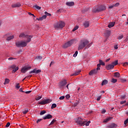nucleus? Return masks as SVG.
Here are the masks:
<instances>
[{"mask_svg": "<svg viewBox=\"0 0 128 128\" xmlns=\"http://www.w3.org/2000/svg\"><path fill=\"white\" fill-rule=\"evenodd\" d=\"M75 120L76 122L78 124H79V126H90V121H84V120H82V118L80 117L76 118Z\"/></svg>", "mask_w": 128, "mask_h": 128, "instance_id": "nucleus-1", "label": "nucleus"}, {"mask_svg": "<svg viewBox=\"0 0 128 128\" xmlns=\"http://www.w3.org/2000/svg\"><path fill=\"white\" fill-rule=\"evenodd\" d=\"M90 42L88 40H81L78 47V50H82L84 48H86V46H88V48H90V45L89 44Z\"/></svg>", "mask_w": 128, "mask_h": 128, "instance_id": "nucleus-2", "label": "nucleus"}, {"mask_svg": "<svg viewBox=\"0 0 128 128\" xmlns=\"http://www.w3.org/2000/svg\"><path fill=\"white\" fill-rule=\"evenodd\" d=\"M64 26H66L64 22L62 21H60L56 23L54 25V26L55 28H62Z\"/></svg>", "mask_w": 128, "mask_h": 128, "instance_id": "nucleus-3", "label": "nucleus"}, {"mask_svg": "<svg viewBox=\"0 0 128 128\" xmlns=\"http://www.w3.org/2000/svg\"><path fill=\"white\" fill-rule=\"evenodd\" d=\"M106 6H100L98 8H94L92 10L93 12H102V10H105Z\"/></svg>", "mask_w": 128, "mask_h": 128, "instance_id": "nucleus-4", "label": "nucleus"}, {"mask_svg": "<svg viewBox=\"0 0 128 128\" xmlns=\"http://www.w3.org/2000/svg\"><path fill=\"white\" fill-rule=\"evenodd\" d=\"M26 42H16V46L17 48H24V46H26Z\"/></svg>", "mask_w": 128, "mask_h": 128, "instance_id": "nucleus-5", "label": "nucleus"}, {"mask_svg": "<svg viewBox=\"0 0 128 128\" xmlns=\"http://www.w3.org/2000/svg\"><path fill=\"white\" fill-rule=\"evenodd\" d=\"M100 64H97L96 69H94L93 70H90V72H89L90 76H92V74H98V71L100 70Z\"/></svg>", "mask_w": 128, "mask_h": 128, "instance_id": "nucleus-6", "label": "nucleus"}, {"mask_svg": "<svg viewBox=\"0 0 128 128\" xmlns=\"http://www.w3.org/2000/svg\"><path fill=\"white\" fill-rule=\"evenodd\" d=\"M74 42H76V40H72L66 42L63 46V48H68V46H72V44H74Z\"/></svg>", "mask_w": 128, "mask_h": 128, "instance_id": "nucleus-7", "label": "nucleus"}, {"mask_svg": "<svg viewBox=\"0 0 128 128\" xmlns=\"http://www.w3.org/2000/svg\"><path fill=\"white\" fill-rule=\"evenodd\" d=\"M52 100L50 99H46L44 100H43L40 102H38L39 104H50V102H51Z\"/></svg>", "mask_w": 128, "mask_h": 128, "instance_id": "nucleus-8", "label": "nucleus"}, {"mask_svg": "<svg viewBox=\"0 0 128 128\" xmlns=\"http://www.w3.org/2000/svg\"><path fill=\"white\" fill-rule=\"evenodd\" d=\"M68 84V82H66V80H64L62 81H61L59 84V86L60 88H64V86H66Z\"/></svg>", "mask_w": 128, "mask_h": 128, "instance_id": "nucleus-9", "label": "nucleus"}, {"mask_svg": "<svg viewBox=\"0 0 128 128\" xmlns=\"http://www.w3.org/2000/svg\"><path fill=\"white\" fill-rule=\"evenodd\" d=\"M32 68L31 66H25L22 68L21 72L22 74H26L28 70H30Z\"/></svg>", "mask_w": 128, "mask_h": 128, "instance_id": "nucleus-10", "label": "nucleus"}, {"mask_svg": "<svg viewBox=\"0 0 128 128\" xmlns=\"http://www.w3.org/2000/svg\"><path fill=\"white\" fill-rule=\"evenodd\" d=\"M26 38L27 39V40L26 41V43L30 42L32 38V36H28L26 35Z\"/></svg>", "mask_w": 128, "mask_h": 128, "instance_id": "nucleus-11", "label": "nucleus"}, {"mask_svg": "<svg viewBox=\"0 0 128 128\" xmlns=\"http://www.w3.org/2000/svg\"><path fill=\"white\" fill-rule=\"evenodd\" d=\"M114 68V67L112 64L106 66V69L108 70H112V69Z\"/></svg>", "mask_w": 128, "mask_h": 128, "instance_id": "nucleus-12", "label": "nucleus"}, {"mask_svg": "<svg viewBox=\"0 0 128 128\" xmlns=\"http://www.w3.org/2000/svg\"><path fill=\"white\" fill-rule=\"evenodd\" d=\"M50 118H52V116L50 114H48L45 116L43 117V120H50Z\"/></svg>", "mask_w": 128, "mask_h": 128, "instance_id": "nucleus-13", "label": "nucleus"}, {"mask_svg": "<svg viewBox=\"0 0 128 128\" xmlns=\"http://www.w3.org/2000/svg\"><path fill=\"white\" fill-rule=\"evenodd\" d=\"M108 128H118V124L115 123H112L110 125L108 126Z\"/></svg>", "mask_w": 128, "mask_h": 128, "instance_id": "nucleus-14", "label": "nucleus"}, {"mask_svg": "<svg viewBox=\"0 0 128 128\" xmlns=\"http://www.w3.org/2000/svg\"><path fill=\"white\" fill-rule=\"evenodd\" d=\"M80 72H82L80 70L75 71V72L74 74L70 75V76H78L80 74Z\"/></svg>", "mask_w": 128, "mask_h": 128, "instance_id": "nucleus-15", "label": "nucleus"}, {"mask_svg": "<svg viewBox=\"0 0 128 128\" xmlns=\"http://www.w3.org/2000/svg\"><path fill=\"white\" fill-rule=\"evenodd\" d=\"M8 36V37H7ZM6 40H12V38H14V36H8V34H6L4 36V38H6Z\"/></svg>", "mask_w": 128, "mask_h": 128, "instance_id": "nucleus-16", "label": "nucleus"}, {"mask_svg": "<svg viewBox=\"0 0 128 128\" xmlns=\"http://www.w3.org/2000/svg\"><path fill=\"white\" fill-rule=\"evenodd\" d=\"M22 5L20 4V3H16L14 4H13L12 5V7L13 8H20V6Z\"/></svg>", "mask_w": 128, "mask_h": 128, "instance_id": "nucleus-17", "label": "nucleus"}, {"mask_svg": "<svg viewBox=\"0 0 128 128\" xmlns=\"http://www.w3.org/2000/svg\"><path fill=\"white\" fill-rule=\"evenodd\" d=\"M46 18V15H44L40 18H36L37 20H44Z\"/></svg>", "mask_w": 128, "mask_h": 128, "instance_id": "nucleus-18", "label": "nucleus"}, {"mask_svg": "<svg viewBox=\"0 0 128 128\" xmlns=\"http://www.w3.org/2000/svg\"><path fill=\"white\" fill-rule=\"evenodd\" d=\"M112 120V117H108L106 119H104L103 122H110V120Z\"/></svg>", "mask_w": 128, "mask_h": 128, "instance_id": "nucleus-19", "label": "nucleus"}, {"mask_svg": "<svg viewBox=\"0 0 128 128\" xmlns=\"http://www.w3.org/2000/svg\"><path fill=\"white\" fill-rule=\"evenodd\" d=\"M66 4L68 6H74V2H67L66 3Z\"/></svg>", "mask_w": 128, "mask_h": 128, "instance_id": "nucleus-20", "label": "nucleus"}, {"mask_svg": "<svg viewBox=\"0 0 128 128\" xmlns=\"http://www.w3.org/2000/svg\"><path fill=\"white\" fill-rule=\"evenodd\" d=\"M84 26L85 28H88V26H90V22H85L84 23Z\"/></svg>", "mask_w": 128, "mask_h": 128, "instance_id": "nucleus-21", "label": "nucleus"}, {"mask_svg": "<svg viewBox=\"0 0 128 128\" xmlns=\"http://www.w3.org/2000/svg\"><path fill=\"white\" fill-rule=\"evenodd\" d=\"M116 22H110L109 24L108 25V28H112V26H114Z\"/></svg>", "mask_w": 128, "mask_h": 128, "instance_id": "nucleus-22", "label": "nucleus"}, {"mask_svg": "<svg viewBox=\"0 0 128 128\" xmlns=\"http://www.w3.org/2000/svg\"><path fill=\"white\" fill-rule=\"evenodd\" d=\"M99 62L100 64H98L100 65V66H104V62H102V60H99Z\"/></svg>", "mask_w": 128, "mask_h": 128, "instance_id": "nucleus-23", "label": "nucleus"}, {"mask_svg": "<svg viewBox=\"0 0 128 128\" xmlns=\"http://www.w3.org/2000/svg\"><path fill=\"white\" fill-rule=\"evenodd\" d=\"M120 72H116L114 73V76H115L116 78H120Z\"/></svg>", "mask_w": 128, "mask_h": 128, "instance_id": "nucleus-24", "label": "nucleus"}, {"mask_svg": "<svg viewBox=\"0 0 128 128\" xmlns=\"http://www.w3.org/2000/svg\"><path fill=\"white\" fill-rule=\"evenodd\" d=\"M19 37L26 38V34H24V33H21L20 34L19 36Z\"/></svg>", "mask_w": 128, "mask_h": 128, "instance_id": "nucleus-25", "label": "nucleus"}, {"mask_svg": "<svg viewBox=\"0 0 128 128\" xmlns=\"http://www.w3.org/2000/svg\"><path fill=\"white\" fill-rule=\"evenodd\" d=\"M108 82L106 80H104L102 82V86H104L108 84Z\"/></svg>", "mask_w": 128, "mask_h": 128, "instance_id": "nucleus-26", "label": "nucleus"}, {"mask_svg": "<svg viewBox=\"0 0 128 128\" xmlns=\"http://www.w3.org/2000/svg\"><path fill=\"white\" fill-rule=\"evenodd\" d=\"M28 108H26L25 110H24L22 111V114H28Z\"/></svg>", "mask_w": 128, "mask_h": 128, "instance_id": "nucleus-27", "label": "nucleus"}, {"mask_svg": "<svg viewBox=\"0 0 128 128\" xmlns=\"http://www.w3.org/2000/svg\"><path fill=\"white\" fill-rule=\"evenodd\" d=\"M64 12V8H60L59 10H57V14H60V12Z\"/></svg>", "mask_w": 128, "mask_h": 128, "instance_id": "nucleus-28", "label": "nucleus"}, {"mask_svg": "<svg viewBox=\"0 0 128 128\" xmlns=\"http://www.w3.org/2000/svg\"><path fill=\"white\" fill-rule=\"evenodd\" d=\"M112 64L114 66H116L118 64V60H116Z\"/></svg>", "mask_w": 128, "mask_h": 128, "instance_id": "nucleus-29", "label": "nucleus"}, {"mask_svg": "<svg viewBox=\"0 0 128 128\" xmlns=\"http://www.w3.org/2000/svg\"><path fill=\"white\" fill-rule=\"evenodd\" d=\"M9 82H10V79H8V78H6V79L5 80L4 84H8Z\"/></svg>", "mask_w": 128, "mask_h": 128, "instance_id": "nucleus-30", "label": "nucleus"}, {"mask_svg": "<svg viewBox=\"0 0 128 128\" xmlns=\"http://www.w3.org/2000/svg\"><path fill=\"white\" fill-rule=\"evenodd\" d=\"M44 114H46V111L43 110L40 112V116H42Z\"/></svg>", "mask_w": 128, "mask_h": 128, "instance_id": "nucleus-31", "label": "nucleus"}, {"mask_svg": "<svg viewBox=\"0 0 128 128\" xmlns=\"http://www.w3.org/2000/svg\"><path fill=\"white\" fill-rule=\"evenodd\" d=\"M33 8H36L37 10H40L42 8L38 5L34 6Z\"/></svg>", "mask_w": 128, "mask_h": 128, "instance_id": "nucleus-32", "label": "nucleus"}, {"mask_svg": "<svg viewBox=\"0 0 128 128\" xmlns=\"http://www.w3.org/2000/svg\"><path fill=\"white\" fill-rule=\"evenodd\" d=\"M44 14H46L45 16H52V14H50L48 12H44Z\"/></svg>", "mask_w": 128, "mask_h": 128, "instance_id": "nucleus-33", "label": "nucleus"}, {"mask_svg": "<svg viewBox=\"0 0 128 128\" xmlns=\"http://www.w3.org/2000/svg\"><path fill=\"white\" fill-rule=\"evenodd\" d=\"M56 108V104H53L52 105L51 108L52 110L53 108Z\"/></svg>", "mask_w": 128, "mask_h": 128, "instance_id": "nucleus-34", "label": "nucleus"}, {"mask_svg": "<svg viewBox=\"0 0 128 128\" xmlns=\"http://www.w3.org/2000/svg\"><path fill=\"white\" fill-rule=\"evenodd\" d=\"M56 122V119H54L50 123V126L52 124H54Z\"/></svg>", "mask_w": 128, "mask_h": 128, "instance_id": "nucleus-35", "label": "nucleus"}, {"mask_svg": "<svg viewBox=\"0 0 128 128\" xmlns=\"http://www.w3.org/2000/svg\"><path fill=\"white\" fill-rule=\"evenodd\" d=\"M116 82H118V80L114 78L112 79V82H113V84H116Z\"/></svg>", "mask_w": 128, "mask_h": 128, "instance_id": "nucleus-36", "label": "nucleus"}, {"mask_svg": "<svg viewBox=\"0 0 128 128\" xmlns=\"http://www.w3.org/2000/svg\"><path fill=\"white\" fill-rule=\"evenodd\" d=\"M18 70V67H16L14 69H13L14 72H16Z\"/></svg>", "mask_w": 128, "mask_h": 128, "instance_id": "nucleus-37", "label": "nucleus"}, {"mask_svg": "<svg viewBox=\"0 0 128 128\" xmlns=\"http://www.w3.org/2000/svg\"><path fill=\"white\" fill-rule=\"evenodd\" d=\"M42 70H36V74H40V72H41Z\"/></svg>", "mask_w": 128, "mask_h": 128, "instance_id": "nucleus-38", "label": "nucleus"}, {"mask_svg": "<svg viewBox=\"0 0 128 128\" xmlns=\"http://www.w3.org/2000/svg\"><path fill=\"white\" fill-rule=\"evenodd\" d=\"M16 88H17V90H18V88H20V84H16Z\"/></svg>", "mask_w": 128, "mask_h": 128, "instance_id": "nucleus-39", "label": "nucleus"}, {"mask_svg": "<svg viewBox=\"0 0 128 128\" xmlns=\"http://www.w3.org/2000/svg\"><path fill=\"white\" fill-rule=\"evenodd\" d=\"M42 98V96H38L36 98V100H40Z\"/></svg>", "mask_w": 128, "mask_h": 128, "instance_id": "nucleus-40", "label": "nucleus"}, {"mask_svg": "<svg viewBox=\"0 0 128 128\" xmlns=\"http://www.w3.org/2000/svg\"><path fill=\"white\" fill-rule=\"evenodd\" d=\"M29 74H36V68H34L33 70L30 71Z\"/></svg>", "mask_w": 128, "mask_h": 128, "instance_id": "nucleus-41", "label": "nucleus"}, {"mask_svg": "<svg viewBox=\"0 0 128 128\" xmlns=\"http://www.w3.org/2000/svg\"><path fill=\"white\" fill-rule=\"evenodd\" d=\"M78 26H75L73 30H72V32H75V30H78Z\"/></svg>", "mask_w": 128, "mask_h": 128, "instance_id": "nucleus-42", "label": "nucleus"}, {"mask_svg": "<svg viewBox=\"0 0 128 128\" xmlns=\"http://www.w3.org/2000/svg\"><path fill=\"white\" fill-rule=\"evenodd\" d=\"M78 51H76L73 55L74 58H76V56H78Z\"/></svg>", "mask_w": 128, "mask_h": 128, "instance_id": "nucleus-43", "label": "nucleus"}, {"mask_svg": "<svg viewBox=\"0 0 128 128\" xmlns=\"http://www.w3.org/2000/svg\"><path fill=\"white\" fill-rule=\"evenodd\" d=\"M36 60H42V57L41 56H37L36 57Z\"/></svg>", "mask_w": 128, "mask_h": 128, "instance_id": "nucleus-44", "label": "nucleus"}, {"mask_svg": "<svg viewBox=\"0 0 128 128\" xmlns=\"http://www.w3.org/2000/svg\"><path fill=\"white\" fill-rule=\"evenodd\" d=\"M124 38V35H120L118 37V40H122Z\"/></svg>", "mask_w": 128, "mask_h": 128, "instance_id": "nucleus-45", "label": "nucleus"}, {"mask_svg": "<svg viewBox=\"0 0 128 128\" xmlns=\"http://www.w3.org/2000/svg\"><path fill=\"white\" fill-rule=\"evenodd\" d=\"M128 66V62H125L124 63L123 66Z\"/></svg>", "mask_w": 128, "mask_h": 128, "instance_id": "nucleus-46", "label": "nucleus"}, {"mask_svg": "<svg viewBox=\"0 0 128 128\" xmlns=\"http://www.w3.org/2000/svg\"><path fill=\"white\" fill-rule=\"evenodd\" d=\"M126 100H124V101H121L120 102V104H126Z\"/></svg>", "mask_w": 128, "mask_h": 128, "instance_id": "nucleus-47", "label": "nucleus"}, {"mask_svg": "<svg viewBox=\"0 0 128 128\" xmlns=\"http://www.w3.org/2000/svg\"><path fill=\"white\" fill-rule=\"evenodd\" d=\"M10 126V123L8 122L5 126H6V128H8V126Z\"/></svg>", "mask_w": 128, "mask_h": 128, "instance_id": "nucleus-48", "label": "nucleus"}, {"mask_svg": "<svg viewBox=\"0 0 128 128\" xmlns=\"http://www.w3.org/2000/svg\"><path fill=\"white\" fill-rule=\"evenodd\" d=\"M42 120V119H38L36 121V124H38V122H40Z\"/></svg>", "mask_w": 128, "mask_h": 128, "instance_id": "nucleus-49", "label": "nucleus"}, {"mask_svg": "<svg viewBox=\"0 0 128 128\" xmlns=\"http://www.w3.org/2000/svg\"><path fill=\"white\" fill-rule=\"evenodd\" d=\"M16 68V65H12L11 66V68H12L13 70H14Z\"/></svg>", "mask_w": 128, "mask_h": 128, "instance_id": "nucleus-50", "label": "nucleus"}, {"mask_svg": "<svg viewBox=\"0 0 128 128\" xmlns=\"http://www.w3.org/2000/svg\"><path fill=\"white\" fill-rule=\"evenodd\" d=\"M59 100H64V96H61L60 97Z\"/></svg>", "mask_w": 128, "mask_h": 128, "instance_id": "nucleus-51", "label": "nucleus"}, {"mask_svg": "<svg viewBox=\"0 0 128 128\" xmlns=\"http://www.w3.org/2000/svg\"><path fill=\"white\" fill-rule=\"evenodd\" d=\"M70 98V96L69 94H67L66 96V98H67V100H68Z\"/></svg>", "mask_w": 128, "mask_h": 128, "instance_id": "nucleus-52", "label": "nucleus"}, {"mask_svg": "<svg viewBox=\"0 0 128 128\" xmlns=\"http://www.w3.org/2000/svg\"><path fill=\"white\" fill-rule=\"evenodd\" d=\"M28 14H29V16H34V18H36V16H34V14L30 12H28Z\"/></svg>", "mask_w": 128, "mask_h": 128, "instance_id": "nucleus-53", "label": "nucleus"}, {"mask_svg": "<svg viewBox=\"0 0 128 128\" xmlns=\"http://www.w3.org/2000/svg\"><path fill=\"white\" fill-rule=\"evenodd\" d=\"M128 123V118L126 120L124 121V124H126Z\"/></svg>", "mask_w": 128, "mask_h": 128, "instance_id": "nucleus-54", "label": "nucleus"}, {"mask_svg": "<svg viewBox=\"0 0 128 128\" xmlns=\"http://www.w3.org/2000/svg\"><path fill=\"white\" fill-rule=\"evenodd\" d=\"M8 60H16V58L11 57V58H8Z\"/></svg>", "mask_w": 128, "mask_h": 128, "instance_id": "nucleus-55", "label": "nucleus"}, {"mask_svg": "<svg viewBox=\"0 0 128 128\" xmlns=\"http://www.w3.org/2000/svg\"><path fill=\"white\" fill-rule=\"evenodd\" d=\"M120 6V3L118 2V3H116V4L114 5V6L116 7V6Z\"/></svg>", "mask_w": 128, "mask_h": 128, "instance_id": "nucleus-56", "label": "nucleus"}, {"mask_svg": "<svg viewBox=\"0 0 128 128\" xmlns=\"http://www.w3.org/2000/svg\"><path fill=\"white\" fill-rule=\"evenodd\" d=\"M122 100H124L126 98V95H124L121 97Z\"/></svg>", "mask_w": 128, "mask_h": 128, "instance_id": "nucleus-57", "label": "nucleus"}, {"mask_svg": "<svg viewBox=\"0 0 128 128\" xmlns=\"http://www.w3.org/2000/svg\"><path fill=\"white\" fill-rule=\"evenodd\" d=\"M100 98H102V96H99L97 98V100L98 102V100H100Z\"/></svg>", "mask_w": 128, "mask_h": 128, "instance_id": "nucleus-58", "label": "nucleus"}, {"mask_svg": "<svg viewBox=\"0 0 128 128\" xmlns=\"http://www.w3.org/2000/svg\"><path fill=\"white\" fill-rule=\"evenodd\" d=\"M32 92V91H27L25 92V94H30Z\"/></svg>", "mask_w": 128, "mask_h": 128, "instance_id": "nucleus-59", "label": "nucleus"}, {"mask_svg": "<svg viewBox=\"0 0 128 128\" xmlns=\"http://www.w3.org/2000/svg\"><path fill=\"white\" fill-rule=\"evenodd\" d=\"M20 92H24V90H22V88H20L19 90Z\"/></svg>", "mask_w": 128, "mask_h": 128, "instance_id": "nucleus-60", "label": "nucleus"}, {"mask_svg": "<svg viewBox=\"0 0 128 128\" xmlns=\"http://www.w3.org/2000/svg\"><path fill=\"white\" fill-rule=\"evenodd\" d=\"M106 110H102V114H105V112H106Z\"/></svg>", "mask_w": 128, "mask_h": 128, "instance_id": "nucleus-61", "label": "nucleus"}, {"mask_svg": "<svg viewBox=\"0 0 128 128\" xmlns=\"http://www.w3.org/2000/svg\"><path fill=\"white\" fill-rule=\"evenodd\" d=\"M114 5H112L111 6H110L108 8L110 9L112 8H114Z\"/></svg>", "mask_w": 128, "mask_h": 128, "instance_id": "nucleus-62", "label": "nucleus"}, {"mask_svg": "<svg viewBox=\"0 0 128 128\" xmlns=\"http://www.w3.org/2000/svg\"><path fill=\"white\" fill-rule=\"evenodd\" d=\"M107 34H108V36H110V31L108 30L107 31Z\"/></svg>", "mask_w": 128, "mask_h": 128, "instance_id": "nucleus-63", "label": "nucleus"}, {"mask_svg": "<svg viewBox=\"0 0 128 128\" xmlns=\"http://www.w3.org/2000/svg\"><path fill=\"white\" fill-rule=\"evenodd\" d=\"M114 48L115 50H118V46H114Z\"/></svg>", "mask_w": 128, "mask_h": 128, "instance_id": "nucleus-64", "label": "nucleus"}]
</instances>
